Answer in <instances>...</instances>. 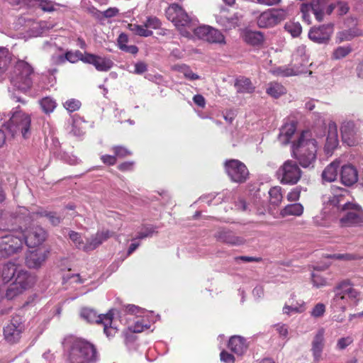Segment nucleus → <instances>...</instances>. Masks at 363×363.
Here are the masks:
<instances>
[{"label": "nucleus", "instance_id": "obj_34", "mask_svg": "<svg viewBox=\"0 0 363 363\" xmlns=\"http://www.w3.org/2000/svg\"><path fill=\"white\" fill-rule=\"evenodd\" d=\"M198 21L195 18V23H192V26H189L187 30L191 31V36L188 37L189 38H193L194 36L203 40H207V35L209 30L208 26H197Z\"/></svg>", "mask_w": 363, "mask_h": 363}, {"label": "nucleus", "instance_id": "obj_25", "mask_svg": "<svg viewBox=\"0 0 363 363\" xmlns=\"http://www.w3.org/2000/svg\"><path fill=\"white\" fill-rule=\"evenodd\" d=\"M339 143L337 126L334 123L328 125V134L326 138L324 151L326 155H331Z\"/></svg>", "mask_w": 363, "mask_h": 363}, {"label": "nucleus", "instance_id": "obj_41", "mask_svg": "<svg viewBox=\"0 0 363 363\" xmlns=\"http://www.w3.org/2000/svg\"><path fill=\"white\" fill-rule=\"evenodd\" d=\"M85 121L79 116H74L72 118V132L76 136H81L85 133Z\"/></svg>", "mask_w": 363, "mask_h": 363}, {"label": "nucleus", "instance_id": "obj_13", "mask_svg": "<svg viewBox=\"0 0 363 363\" xmlns=\"http://www.w3.org/2000/svg\"><path fill=\"white\" fill-rule=\"evenodd\" d=\"M286 17V12L284 9H268L262 12L257 18V25L259 28H271L277 25Z\"/></svg>", "mask_w": 363, "mask_h": 363}, {"label": "nucleus", "instance_id": "obj_9", "mask_svg": "<svg viewBox=\"0 0 363 363\" xmlns=\"http://www.w3.org/2000/svg\"><path fill=\"white\" fill-rule=\"evenodd\" d=\"M33 282V277L21 266L7 289L6 297L8 299H13L31 287Z\"/></svg>", "mask_w": 363, "mask_h": 363}, {"label": "nucleus", "instance_id": "obj_52", "mask_svg": "<svg viewBox=\"0 0 363 363\" xmlns=\"http://www.w3.org/2000/svg\"><path fill=\"white\" fill-rule=\"evenodd\" d=\"M147 29H158L161 27L162 23L160 20L155 16H148L144 22Z\"/></svg>", "mask_w": 363, "mask_h": 363}, {"label": "nucleus", "instance_id": "obj_26", "mask_svg": "<svg viewBox=\"0 0 363 363\" xmlns=\"http://www.w3.org/2000/svg\"><path fill=\"white\" fill-rule=\"evenodd\" d=\"M115 233L108 230L98 231L94 235L88 238V252L94 250L101 245L104 241L113 237Z\"/></svg>", "mask_w": 363, "mask_h": 363}, {"label": "nucleus", "instance_id": "obj_14", "mask_svg": "<svg viewBox=\"0 0 363 363\" xmlns=\"http://www.w3.org/2000/svg\"><path fill=\"white\" fill-rule=\"evenodd\" d=\"M333 25L331 23L313 26L310 28L308 38L317 44H328L333 33Z\"/></svg>", "mask_w": 363, "mask_h": 363}, {"label": "nucleus", "instance_id": "obj_55", "mask_svg": "<svg viewBox=\"0 0 363 363\" xmlns=\"http://www.w3.org/2000/svg\"><path fill=\"white\" fill-rule=\"evenodd\" d=\"M311 279L313 286L316 287H321L325 286L327 284V281L325 278H323L318 273H312L311 274Z\"/></svg>", "mask_w": 363, "mask_h": 363}, {"label": "nucleus", "instance_id": "obj_27", "mask_svg": "<svg viewBox=\"0 0 363 363\" xmlns=\"http://www.w3.org/2000/svg\"><path fill=\"white\" fill-rule=\"evenodd\" d=\"M86 57V52L82 53L79 50L76 51H67L65 52L64 55H58L56 57L53 58V60L55 63L57 64H63L66 61H68L71 63H76L78 61L81 60L83 62V60Z\"/></svg>", "mask_w": 363, "mask_h": 363}, {"label": "nucleus", "instance_id": "obj_64", "mask_svg": "<svg viewBox=\"0 0 363 363\" xmlns=\"http://www.w3.org/2000/svg\"><path fill=\"white\" fill-rule=\"evenodd\" d=\"M220 360L224 363H234V356L228 352L222 351L220 354Z\"/></svg>", "mask_w": 363, "mask_h": 363}, {"label": "nucleus", "instance_id": "obj_22", "mask_svg": "<svg viewBox=\"0 0 363 363\" xmlns=\"http://www.w3.org/2000/svg\"><path fill=\"white\" fill-rule=\"evenodd\" d=\"M324 335V329H319L312 341L311 352L313 357V360L315 362H318L321 359L322 353L325 345Z\"/></svg>", "mask_w": 363, "mask_h": 363}, {"label": "nucleus", "instance_id": "obj_54", "mask_svg": "<svg viewBox=\"0 0 363 363\" xmlns=\"http://www.w3.org/2000/svg\"><path fill=\"white\" fill-rule=\"evenodd\" d=\"M81 106V103L77 99H69L64 104V107L69 111V112H74L77 110H78Z\"/></svg>", "mask_w": 363, "mask_h": 363}, {"label": "nucleus", "instance_id": "obj_31", "mask_svg": "<svg viewBox=\"0 0 363 363\" xmlns=\"http://www.w3.org/2000/svg\"><path fill=\"white\" fill-rule=\"evenodd\" d=\"M80 315L82 318L88 323H102L105 320L106 314L98 315L96 311L90 308H84L82 309Z\"/></svg>", "mask_w": 363, "mask_h": 363}, {"label": "nucleus", "instance_id": "obj_59", "mask_svg": "<svg viewBox=\"0 0 363 363\" xmlns=\"http://www.w3.org/2000/svg\"><path fill=\"white\" fill-rule=\"evenodd\" d=\"M353 342V339L348 336L345 337H341L337 342V349L342 350L345 349L347 346L351 345Z\"/></svg>", "mask_w": 363, "mask_h": 363}, {"label": "nucleus", "instance_id": "obj_19", "mask_svg": "<svg viewBox=\"0 0 363 363\" xmlns=\"http://www.w3.org/2000/svg\"><path fill=\"white\" fill-rule=\"evenodd\" d=\"M215 238L217 240L233 246H240L245 242V240L240 236H237L233 232L227 229H219L215 233Z\"/></svg>", "mask_w": 363, "mask_h": 363}, {"label": "nucleus", "instance_id": "obj_24", "mask_svg": "<svg viewBox=\"0 0 363 363\" xmlns=\"http://www.w3.org/2000/svg\"><path fill=\"white\" fill-rule=\"evenodd\" d=\"M341 182L347 186L355 184L358 180V172L356 168L352 164L342 166L340 172Z\"/></svg>", "mask_w": 363, "mask_h": 363}, {"label": "nucleus", "instance_id": "obj_53", "mask_svg": "<svg viewBox=\"0 0 363 363\" xmlns=\"http://www.w3.org/2000/svg\"><path fill=\"white\" fill-rule=\"evenodd\" d=\"M39 214L40 216L46 217L50 223L53 225H58L62 220V218L60 216H57L55 213L44 211L39 213Z\"/></svg>", "mask_w": 363, "mask_h": 363}, {"label": "nucleus", "instance_id": "obj_45", "mask_svg": "<svg viewBox=\"0 0 363 363\" xmlns=\"http://www.w3.org/2000/svg\"><path fill=\"white\" fill-rule=\"evenodd\" d=\"M128 29L134 34L142 37H149L153 34V32L151 30L146 28L144 23L143 25L135 23L128 24Z\"/></svg>", "mask_w": 363, "mask_h": 363}, {"label": "nucleus", "instance_id": "obj_47", "mask_svg": "<svg viewBox=\"0 0 363 363\" xmlns=\"http://www.w3.org/2000/svg\"><path fill=\"white\" fill-rule=\"evenodd\" d=\"M305 310V303L301 301L300 302H296V304H291L290 306L285 305L283 308V313L287 315H291L302 313Z\"/></svg>", "mask_w": 363, "mask_h": 363}, {"label": "nucleus", "instance_id": "obj_36", "mask_svg": "<svg viewBox=\"0 0 363 363\" xmlns=\"http://www.w3.org/2000/svg\"><path fill=\"white\" fill-rule=\"evenodd\" d=\"M244 40L252 45H259L264 41V36L259 31L247 30L244 34Z\"/></svg>", "mask_w": 363, "mask_h": 363}, {"label": "nucleus", "instance_id": "obj_38", "mask_svg": "<svg viewBox=\"0 0 363 363\" xmlns=\"http://www.w3.org/2000/svg\"><path fill=\"white\" fill-rule=\"evenodd\" d=\"M114 312L113 310L109 311L105 317V320L101 323L104 325V331L108 337H113L117 333L116 328L111 325L113 318Z\"/></svg>", "mask_w": 363, "mask_h": 363}, {"label": "nucleus", "instance_id": "obj_29", "mask_svg": "<svg viewBox=\"0 0 363 363\" xmlns=\"http://www.w3.org/2000/svg\"><path fill=\"white\" fill-rule=\"evenodd\" d=\"M247 347L246 340L239 335L233 336L228 342L229 349L238 355L243 354L246 352Z\"/></svg>", "mask_w": 363, "mask_h": 363}, {"label": "nucleus", "instance_id": "obj_49", "mask_svg": "<svg viewBox=\"0 0 363 363\" xmlns=\"http://www.w3.org/2000/svg\"><path fill=\"white\" fill-rule=\"evenodd\" d=\"M39 103L43 111L47 114L52 113L57 106L55 101L50 97L43 98Z\"/></svg>", "mask_w": 363, "mask_h": 363}, {"label": "nucleus", "instance_id": "obj_44", "mask_svg": "<svg viewBox=\"0 0 363 363\" xmlns=\"http://www.w3.org/2000/svg\"><path fill=\"white\" fill-rule=\"evenodd\" d=\"M10 60L11 57L9 50L4 47H0V77L5 73Z\"/></svg>", "mask_w": 363, "mask_h": 363}, {"label": "nucleus", "instance_id": "obj_20", "mask_svg": "<svg viewBox=\"0 0 363 363\" xmlns=\"http://www.w3.org/2000/svg\"><path fill=\"white\" fill-rule=\"evenodd\" d=\"M49 252L43 249L30 251L26 257V263L29 268L40 267L46 260Z\"/></svg>", "mask_w": 363, "mask_h": 363}, {"label": "nucleus", "instance_id": "obj_43", "mask_svg": "<svg viewBox=\"0 0 363 363\" xmlns=\"http://www.w3.org/2000/svg\"><path fill=\"white\" fill-rule=\"evenodd\" d=\"M206 41L211 43L224 44L225 37L220 31L209 26Z\"/></svg>", "mask_w": 363, "mask_h": 363}, {"label": "nucleus", "instance_id": "obj_8", "mask_svg": "<svg viewBox=\"0 0 363 363\" xmlns=\"http://www.w3.org/2000/svg\"><path fill=\"white\" fill-rule=\"evenodd\" d=\"M34 71L33 67L24 60H18L14 68V74L11 78V83L17 89L26 91L33 84Z\"/></svg>", "mask_w": 363, "mask_h": 363}, {"label": "nucleus", "instance_id": "obj_33", "mask_svg": "<svg viewBox=\"0 0 363 363\" xmlns=\"http://www.w3.org/2000/svg\"><path fill=\"white\" fill-rule=\"evenodd\" d=\"M340 162L333 161L329 164L322 173V178L324 182H332L336 180L338 175Z\"/></svg>", "mask_w": 363, "mask_h": 363}, {"label": "nucleus", "instance_id": "obj_16", "mask_svg": "<svg viewBox=\"0 0 363 363\" xmlns=\"http://www.w3.org/2000/svg\"><path fill=\"white\" fill-rule=\"evenodd\" d=\"M241 15L238 13H230L228 9L222 8L220 13L216 15L217 23L226 30L239 26Z\"/></svg>", "mask_w": 363, "mask_h": 363}, {"label": "nucleus", "instance_id": "obj_50", "mask_svg": "<svg viewBox=\"0 0 363 363\" xmlns=\"http://www.w3.org/2000/svg\"><path fill=\"white\" fill-rule=\"evenodd\" d=\"M352 51L350 45L338 46L334 50L332 57L335 60H340L347 56Z\"/></svg>", "mask_w": 363, "mask_h": 363}, {"label": "nucleus", "instance_id": "obj_12", "mask_svg": "<svg viewBox=\"0 0 363 363\" xmlns=\"http://www.w3.org/2000/svg\"><path fill=\"white\" fill-rule=\"evenodd\" d=\"M225 172L230 179L237 183H242L248 177L249 172L244 163L238 160H229L225 162Z\"/></svg>", "mask_w": 363, "mask_h": 363}, {"label": "nucleus", "instance_id": "obj_4", "mask_svg": "<svg viewBox=\"0 0 363 363\" xmlns=\"http://www.w3.org/2000/svg\"><path fill=\"white\" fill-rule=\"evenodd\" d=\"M65 347L70 363H92L97 359L94 346L81 338L66 340Z\"/></svg>", "mask_w": 363, "mask_h": 363}, {"label": "nucleus", "instance_id": "obj_42", "mask_svg": "<svg viewBox=\"0 0 363 363\" xmlns=\"http://www.w3.org/2000/svg\"><path fill=\"white\" fill-rule=\"evenodd\" d=\"M267 93L274 98H279L286 93V89L278 82H271L268 84Z\"/></svg>", "mask_w": 363, "mask_h": 363}, {"label": "nucleus", "instance_id": "obj_58", "mask_svg": "<svg viewBox=\"0 0 363 363\" xmlns=\"http://www.w3.org/2000/svg\"><path fill=\"white\" fill-rule=\"evenodd\" d=\"M112 149L115 153L116 157H118L120 158H123L132 154L129 150L123 146H114Z\"/></svg>", "mask_w": 363, "mask_h": 363}, {"label": "nucleus", "instance_id": "obj_61", "mask_svg": "<svg viewBox=\"0 0 363 363\" xmlns=\"http://www.w3.org/2000/svg\"><path fill=\"white\" fill-rule=\"evenodd\" d=\"M328 258L331 259H340V260H345V261H349L354 259L355 256L352 254H333L328 256Z\"/></svg>", "mask_w": 363, "mask_h": 363}, {"label": "nucleus", "instance_id": "obj_30", "mask_svg": "<svg viewBox=\"0 0 363 363\" xmlns=\"http://www.w3.org/2000/svg\"><path fill=\"white\" fill-rule=\"evenodd\" d=\"M271 73L277 77H291L301 74V69L296 67L292 63L289 65L280 66L272 69Z\"/></svg>", "mask_w": 363, "mask_h": 363}, {"label": "nucleus", "instance_id": "obj_46", "mask_svg": "<svg viewBox=\"0 0 363 363\" xmlns=\"http://www.w3.org/2000/svg\"><path fill=\"white\" fill-rule=\"evenodd\" d=\"M284 30L293 38L298 37L302 33L301 25L298 22L289 21L284 25Z\"/></svg>", "mask_w": 363, "mask_h": 363}, {"label": "nucleus", "instance_id": "obj_51", "mask_svg": "<svg viewBox=\"0 0 363 363\" xmlns=\"http://www.w3.org/2000/svg\"><path fill=\"white\" fill-rule=\"evenodd\" d=\"M38 6L44 11L52 12L56 11L60 5L50 0H38Z\"/></svg>", "mask_w": 363, "mask_h": 363}, {"label": "nucleus", "instance_id": "obj_17", "mask_svg": "<svg viewBox=\"0 0 363 363\" xmlns=\"http://www.w3.org/2000/svg\"><path fill=\"white\" fill-rule=\"evenodd\" d=\"M341 135L342 142L350 147L356 146L362 142V137L354 123L352 121L342 123L341 126Z\"/></svg>", "mask_w": 363, "mask_h": 363}, {"label": "nucleus", "instance_id": "obj_40", "mask_svg": "<svg viewBox=\"0 0 363 363\" xmlns=\"http://www.w3.org/2000/svg\"><path fill=\"white\" fill-rule=\"evenodd\" d=\"M69 238L77 248L88 252V240L86 239L84 241L79 233L70 231L69 233Z\"/></svg>", "mask_w": 363, "mask_h": 363}, {"label": "nucleus", "instance_id": "obj_23", "mask_svg": "<svg viewBox=\"0 0 363 363\" xmlns=\"http://www.w3.org/2000/svg\"><path fill=\"white\" fill-rule=\"evenodd\" d=\"M21 265L16 262L9 261L0 267V281L8 283L13 280Z\"/></svg>", "mask_w": 363, "mask_h": 363}, {"label": "nucleus", "instance_id": "obj_11", "mask_svg": "<svg viewBox=\"0 0 363 363\" xmlns=\"http://www.w3.org/2000/svg\"><path fill=\"white\" fill-rule=\"evenodd\" d=\"M278 178L283 184H296L301 177V170L293 160H286L277 171Z\"/></svg>", "mask_w": 363, "mask_h": 363}, {"label": "nucleus", "instance_id": "obj_21", "mask_svg": "<svg viewBox=\"0 0 363 363\" xmlns=\"http://www.w3.org/2000/svg\"><path fill=\"white\" fill-rule=\"evenodd\" d=\"M296 67L301 69V74L305 72V69L308 63V57L306 55V47L303 45L296 48L292 55L291 62Z\"/></svg>", "mask_w": 363, "mask_h": 363}, {"label": "nucleus", "instance_id": "obj_18", "mask_svg": "<svg viewBox=\"0 0 363 363\" xmlns=\"http://www.w3.org/2000/svg\"><path fill=\"white\" fill-rule=\"evenodd\" d=\"M83 62L92 65L99 72H108L113 66V62L108 57L86 52Z\"/></svg>", "mask_w": 363, "mask_h": 363}, {"label": "nucleus", "instance_id": "obj_28", "mask_svg": "<svg viewBox=\"0 0 363 363\" xmlns=\"http://www.w3.org/2000/svg\"><path fill=\"white\" fill-rule=\"evenodd\" d=\"M296 130V125L295 122L286 123L280 129L278 137L279 142L282 145L288 144L294 135Z\"/></svg>", "mask_w": 363, "mask_h": 363}, {"label": "nucleus", "instance_id": "obj_7", "mask_svg": "<svg viewBox=\"0 0 363 363\" xmlns=\"http://www.w3.org/2000/svg\"><path fill=\"white\" fill-rule=\"evenodd\" d=\"M6 128L9 133L15 136L21 134L27 139L31 135V118L29 114L18 110H15L6 123Z\"/></svg>", "mask_w": 363, "mask_h": 363}, {"label": "nucleus", "instance_id": "obj_15", "mask_svg": "<svg viewBox=\"0 0 363 363\" xmlns=\"http://www.w3.org/2000/svg\"><path fill=\"white\" fill-rule=\"evenodd\" d=\"M23 330L22 318L20 316L13 317L10 323L4 328L5 340L10 343L18 342Z\"/></svg>", "mask_w": 363, "mask_h": 363}, {"label": "nucleus", "instance_id": "obj_5", "mask_svg": "<svg viewBox=\"0 0 363 363\" xmlns=\"http://www.w3.org/2000/svg\"><path fill=\"white\" fill-rule=\"evenodd\" d=\"M331 307L335 310L345 311L348 307L358 304L362 298L361 292L350 281L340 282L334 289Z\"/></svg>", "mask_w": 363, "mask_h": 363}, {"label": "nucleus", "instance_id": "obj_62", "mask_svg": "<svg viewBox=\"0 0 363 363\" xmlns=\"http://www.w3.org/2000/svg\"><path fill=\"white\" fill-rule=\"evenodd\" d=\"M301 191L298 187L293 189L288 194H287V200L289 201H296L300 198Z\"/></svg>", "mask_w": 363, "mask_h": 363}, {"label": "nucleus", "instance_id": "obj_1", "mask_svg": "<svg viewBox=\"0 0 363 363\" xmlns=\"http://www.w3.org/2000/svg\"><path fill=\"white\" fill-rule=\"evenodd\" d=\"M45 238V231L39 226H34L26 232H13L0 237V258H6L18 253L25 242L28 247L40 245Z\"/></svg>", "mask_w": 363, "mask_h": 363}, {"label": "nucleus", "instance_id": "obj_48", "mask_svg": "<svg viewBox=\"0 0 363 363\" xmlns=\"http://www.w3.org/2000/svg\"><path fill=\"white\" fill-rule=\"evenodd\" d=\"M281 188L280 186H274L269 191V199L272 204L278 206L282 201Z\"/></svg>", "mask_w": 363, "mask_h": 363}, {"label": "nucleus", "instance_id": "obj_35", "mask_svg": "<svg viewBox=\"0 0 363 363\" xmlns=\"http://www.w3.org/2000/svg\"><path fill=\"white\" fill-rule=\"evenodd\" d=\"M303 212V206L300 203H295L286 206L280 211L282 217L288 216H300Z\"/></svg>", "mask_w": 363, "mask_h": 363}, {"label": "nucleus", "instance_id": "obj_63", "mask_svg": "<svg viewBox=\"0 0 363 363\" xmlns=\"http://www.w3.org/2000/svg\"><path fill=\"white\" fill-rule=\"evenodd\" d=\"M274 328L279 335L282 337H286L289 334L288 327L285 324H277Z\"/></svg>", "mask_w": 363, "mask_h": 363}, {"label": "nucleus", "instance_id": "obj_37", "mask_svg": "<svg viewBox=\"0 0 363 363\" xmlns=\"http://www.w3.org/2000/svg\"><path fill=\"white\" fill-rule=\"evenodd\" d=\"M150 321L145 316L138 315L133 325L128 327L129 330L133 333H141L145 330L149 329Z\"/></svg>", "mask_w": 363, "mask_h": 363}, {"label": "nucleus", "instance_id": "obj_3", "mask_svg": "<svg viewBox=\"0 0 363 363\" xmlns=\"http://www.w3.org/2000/svg\"><path fill=\"white\" fill-rule=\"evenodd\" d=\"M342 196H334L328 201V206L341 208L340 225L342 228H354L363 224V210L356 203L345 202L342 203Z\"/></svg>", "mask_w": 363, "mask_h": 363}, {"label": "nucleus", "instance_id": "obj_2", "mask_svg": "<svg viewBox=\"0 0 363 363\" xmlns=\"http://www.w3.org/2000/svg\"><path fill=\"white\" fill-rule=\"evenodd\" d=\"M293 156L303 168L313 167L316 160L318 144L309 131H303L296 142L293 143Z\"/></svg>", "mask_w": 363, "mask_h": 363}, {"label": "nucleus", "instance_id": "obj_57", "mask_svg": "<svg viewBox=\"0 0 363 363\" xmlns=\"http://www.w3.org/2000/svg\"><path fill=\"white\" fill-rule=\"evenodd\" d=\"M325 311V306L322 303H317L311 312V316L319 318L323 315Z\"/></svg>", "mask_w": 363, "mask_h": 363}, {"label": "nucleus", "instance_id": "obj_10", "mask_svg": "<svg viewBox=\"0 0 363 363\" xmlns=\"http://www.w3.org/2000/svg\"><path fill=\"white\" fill-rule=\"evenodd\" d=\"M329 4V0H311L310 3H303L300 6V12L303 21L308 25L312 23L311 13H312L316 21L321 22L324 20L325 9Z\"/></svg>", "mask_w": 363, "mask_h": 363}, {"label": "nucleus", "instance_id": "obj_60", "mask_svg": "<svg viewBox=\"0 0 363 363\" xmlns=\"http://www.w3.org/2000/svg\"><path fill=\"white\" fill-rule=\"evenodd\" d=\"M180 71H181L182 73H183V74L184 75V77L186 78L189 79L191 80H196V79H198L199 78V75H197L196 74L194 73L189 69V67L186 66V65L182 66L181 68H180Z\"/></svg>", "mask_w": 363, "mask_h": 363}, {"label": "nucleus", "instance_id": "obj_56", "mask_svg": "<svg viewBox=\"0 0 363 363\" xmlns=\"http://www.w3.org/2000/svg\"><path fill=\"white\" fill-rule=\"evenodd\" d=\"M155 228L152 225L145 226L143 228L141 231L138 233L137 238L144 239L145 238L151 237L155 233Z\"/></svg>", "mask_w": 363, "mask_h": 363}, {"label": "nucleus", "instance_id": "obj_6", "mask_svg": "<svg viewBox=\"0 0 363 363\" xmlns=\"http://www.w3.org/2000/svg\"><path fill=\"white\" fill-rule=\"evenodd\" d=\"M165 14L169 21L179 30L182 35L184 37L191 36V33L187 30L192 23H195L194 17H191L186 11L179 4H172L166 9Z\"/></svg>", "mask_w": 363, "mask_h": 363}, {"label": "nucleus", "instance_id": "obj_39", "mask_svg": "<svg viewBox=\"0 0 363 363\" xmlns=\"http://www.w3.org/2000/svg\"><path fill=\"white\" fill-rule=\"evenodd\" d=\"M235 86L237 91L240 93H252L255 89L251 81L248 78L242 77L236 79Z\"/></svg>", "mask_w": 363, "mask_h": 363}, {"label": "nucleus", "instance_id": "obj_32", "mask_svg": "<svg viewBox=\"0 0 363 363\" xmlns=\"http://www.w3.org/2000/svg\"><path fill=\"white\" fill-rule=\"evenodd\" d=\"M362 35V32L357 26H354L349 29L341 30L336 34V42L342 43L344 41H350L353 38Z\"/></svg>", "mask_w": 363, "mask_h": 363}]
</instances>
